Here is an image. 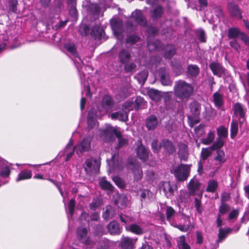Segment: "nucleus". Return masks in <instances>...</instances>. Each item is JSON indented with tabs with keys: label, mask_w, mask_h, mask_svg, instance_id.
I'll return each mask as SVG.
<instances>
[{
	"label": "nucleus",
	"mask_w": 249,
	"mask_h": 249,
	"mask_svg": "<svg viewBox=\"0 0 249 249\" xmlns=\"http://www.w3.org/2000/svg\"><path fill=\"white\" fill-rule=\"evenodd\" d=\"M194 87L183 80H178L175 82L174 92L175 97L182 101H187L194 93Z\"/></svg>",
	"instance_id": "f257e3e1"
},
{
	"label": "nucleus",
	"mask_w": 249,
	"mask_h": 249,
	"mask_svg": "<svg viewBox=\"0 0 249 249\" xmlns=\"http://www.w3.org/2000/svg\"><path fill=\"white\" fill-rule=\"evenodd\" d=\"M190 165L180 164L174 169L173 173L177 180L181 182L187 179L190 175Z\"/></svg>",
	"instance_id": "f03ea898"
},
{
	"label": "nucleus",
	"mask_w": 249,
	"mask_h": 249,
	"mask_svg": "<svg viewBox=\"0 0 249 249\" xmlns=\"http://www.w3.org/2000/svg\"><path fill=\"white\" fill-rule=\"evenodd\" d=\"M127 164L129 168L131 169L134 176V180L139 181L143 177V173L141 166L138 162L132 158H129L127 161Z\"/></svg>",
	"instance_id": "7ed1b4c3"
},
{
	"label": "nucleus",
	"mask_w": 249,
	"mask_h": 249,
	"mask_svg": "<svg viewBox=\"0 0 249 249\" xmlns=\"http://www.w3.org/2000/svg\"><path fill=\"white\" fill-rule=\"evenodd\" d=\"M117 138H120L121 132L118 131L116 128L112 127H107L103 130V139L104 142H109L115 141L114 136Z\"/></svg>",
	"instance_id": "20e7f679"
},
{
	"label": "nucleus",
	"mask_w": 249,
	"mask_h": 249,
	"mask_svg": "<svg viewBox=\"0 0 249 249\" xmlns=\"http://www.w3.org/2000/svg\"><path fill=\"white\" fill-rule=\"evenodd\" d=\"M100 166V164L98 162L97 160L92 158L86 159L83 165L84 171L88 175H90L93 170L95 172H98Z\"/></svg>",
	"instance_id": "39448f33"
},
{
	"label": "nucleus",
	"mask_w": 249,
	"mask_h": 249,
	"mask_svg": "<svg viewBox=\"0 0 249 249\" xmlns=\"http://www.w3.org/2000/svg\"><path fill=\"white\" fill-rule=\"evenodd\" d=\"M232 109L234 115L235 116H239V123L241 125L246 121L247 109L244 108L243 105L239 102H237L233 105Z\"/></svg>",
	"instance_id": "423d86ee"
},
{
	"label": "nucleus",
	"mask_w": 249,
	"mask_h": 249,
	"mask_svg": "<svg viewBox=\"0 0 249 249\" xmlns=\"http://www.w3.org/2000/svg\"><path fill=\"white\" fill-rule=\"evenodd\" d=\"M137 239V238H132L123 235L120 241L119 246L122 249H135Z\"/></svg>",
	"instance_id": "0eeeda50"
},
{
	"label": "nucleus",
	"mask_w": 249,
	"mask_h": 249,
	"mask_svg": "<svg viewBox=\"0 0 249 249\" xmlns=\"http://www.w3.org/2000/svg\"><path fill=\"white\" fill-rule=\"evenodd\" d=\"M209 67L213 74L218 77H221L226 74V70L219 62H212L209 64Z\"/></svg>",
	"instance_id": "6e6552de"
},
{
	"label": "nucleus",
	"mask_w": 249,
	"mask_h": 249,
	"mask_svg": "<svg viewBox=\"0 0 249 249\" xmlns=\"http://www.w3.org/2000/svg\"><path fill=\"white\" fill-rule=\"evenodd\" d=\"M76 234L78 239L80 242L86 245L90 244V240L89 237H87L88 230L86 227H78L76 230Z\"/></svg>",
	"instance_id": "1a4fd4ad"
},
{
	"label": "nucleus",
	"mask_w": 249,
	"mask_h": 249,
	"mask_svg": "<svg viewBox=\"0 0 249 249\" xmlns=\"http://www.w3.org/2000/svg\"><path fill=\"white\" fill-rule=\"evenodd\" d=\"M160 81L163 86H170L172 84V81L170 80L169 73L166 68H160L158 70Z\"/></svg>",
	"instance_id": "9d476101"
},
{
	"label": "nucleus",
	"mask_w": 249,
	"mask_h": 249,
	"mask_svg": "<svg viewBox=\"0 0 249 249\" xmlns=\"http://www.w3.org/2000/svg\"><path fill=\"white\" fill-rule=\"evenodd\" d=\"M91 147V139L89 138L83 139L82 141L79 144L74 146V149H76L77 154L83 153L89 151Z\"/></svg>",
	"instance_id": "9b49d317"
},
{
	"label": "nucleus",
	"mask_w": 249,
	"mask_h": 249,
	"mask_svg": "<svg viewBox=\"0 0 249 249\" xmlns=\"http://www.w3.org/2000/svg\"><path fill=\"white\" fill-rule=\"evenodd\" d=\"M110 24L113 33L116 36L120 35L123 30V22L119 18H112L110 20Z\"/></svg>",
	"instance_id": "f8f14e48"
},
{
	"label": "nucleus",
	"mask_w": 249,
	"mask_h": 249,
	"mask_svg": "<svg viewBox=\"0 0 249 249\" xmlns=\"http://www.w3.org/2000/svg\"><path fill=\"white\" fill-rule=\"evenodd\" d=\"M138 142L139 145H138L136 149L137 156L140 160L145 161L147 160L149 156L148 151L142 144V141L141 139H139L138 141Z\"/></svg>",
	"instance_id": "ddd939ff"
},
{
	"label": "nucleus",
	"mask_w": 249,
	"mask_h": 249,
	"mask_svg": "<svg viewBox=\"0 0 249 249\" xmlns=\"http://www.w3.org/2000/svg\"><path fill=\"white\" fill-rule=\"evenodd\" d=\"M227 8L232 17L239 19L242 18V13L237 4L232 2H229L228 3Z\"/></svg>",
	"instance_id": "4468645a"
},
{
	"label": "nucleus",
	"mask_w": 249,
	"mask_h": 249,
	"mask_svg": "<svg viewBox=\"0 0 249 249\" xmlns=\"http://www.w3.org/2000/svg\"><path fill=\"white\" fill-rule=\"evenodd\" d=\"M160 147H162L164 151L169 155L173 154L176 152V148L173 143L167 139H164L161 141Z\"/></svg>",
	"instance_id": "2eb2a0df"
},
{
	"label": "nucleus",
	"mask_w": 249,
	"mask_h": 249,
	"mask_svg": "<svg viewBox=\"0 0 249 249\" xmlns=\"http://www.w3.org/2000/svg\"><path fill=\"white\" fill-rule=\"evenodd\" d=\"M118 57L120 63L123 64L130 61L131 58V55L128 50L122 48L119 52Z\"/></svg>",
	"instance_id": "dca6fc26"
},
{
	"label": "nucleus",
	"mask_w": 249,
	"mask_h": 249,
	"mask_svg": "<svg viewBox=\"0 0 249 249\" xmlns=\"http://www.w3.org/2000/svg\"><path fill=\"white\" fill-rule=\"evenodd\" d=\"M107 228L108 232L112 235H119L122 232L119 224L114 220L110 222Z\"/></svg>",
	"instance_id": "f3484780"
},
{
	"label": "nucleus",
	"mask_w": 249,
	"mask_h": 249,
	"mask_svg": "<svg viewBox=\"0 0 249 249\" xmlns=\"http://www.w3.org/2000/svg\"><path fill=\"white\" fill-rule=\"evenodd\" d=\"M158 125V120L155 115H149L145 120V126L148 130H154Z\"/></svg>",
	"instance_id": "a211bd4d"
},
{
	"label": "nucleus",
	"mask_w": 249,
	"mask_h": 249,
	"mask_svg": "<svg viewBox=\"0 0 249 249\" xmlns=\"http://www.w3.org/2000/svg\"><path fill=\"white\" fill-rule=\"evenodd\" d=\"M178 155L181 160L187 161L188 158V147L184 143L178 144Z\"/></svg>",
	"instance_id": "6ab92c4d"
},
{
	"label": "nucleus",
	"mask_w": 249,
	"mask_h": 249,
	"mask_svg": "<svg viewBox=\"0 0 249 249\" xmlns=\"http://www.w3.org/2000/svg\"><path fill=\"white\" fill-rule=\"evenodd\" d=\"M186 72L188 77L196 78L200 73V68L197 65L190 64L186 68Z\"/></svg>",
	"instance_id": "aec40b11"
},
{
	"label": "nucleus",
	"mask_w": 249,
	"mask_h": 249,
	"mask_svg": "<svg viewBox=\"0 0 249 249\" xmlns=\"http://www.w3.org/2000/svg\"><path fill=\"white\" fill-rule=\"evenodd\" d=\"M114 105V101L112 97L108 94L104 95L101 102L102 107L106 110H110L113 107Z\"/></svg>",
	"instance_id": "412c9836"
},
{
	"label": "nucleus",
	"mask_w": 249,
	"mask_h": 249,
	"mask_svg": "<svg viewBox=\"0 0 249 249\" xmlns=\"http://www.w3.org/2000/svg\"><path fill=\"white\" fill-rule=\"evenodd\" d=\"M112 120H118L122 122H126L128 120V114L127 112L122 110L120 111L113 112L110 114Z\"/></svg>",
	"instance_id": "4be33fe9"
},
{
	"label": "nucleus",
	"mask_w": 249,
	"mask_h": 249,
	"mask_svg": "<svg viewBox=\"0 0 249 249\" xmlns=\"http://www.w3.org/2000/svg\"><path fill=\"white\" fill-rule=\"evenodd\" d=\"M90 34L95 39L101 40L105 34V32L102 27L95 25L92 27Z\"/></svg>",
	"instance_id": "5701e85b"
},
{
	"label": "nucleus",
	"mask_w": 249,
	"mask_h": 249,
	"mask_svg": "<svg viewBox=\"0 0 249 249\" xmlns=\"http://www.w3.org/2000/svg\"><path fill=\"white\" fill-rule=\"evenodd\" d=\"M190 112L192 115H195V116H199L201 112V104L198 103L197 101H193L190 103L189 105Z\"/></svg>",
	"instance_id": "b1692460"
},
{
	"label": "nucleus",
	"mask_w": 249,
	"mask_h": 249,
	"mask_svg": "<svg viewBox=\"0 0 249 249\" xmlns=\"http://www.w3.org/2000/svg\"><path fill=\"white\" fill-rule=\"evenodd\" d=\"M134 18L136 22L142 26H145L147 25V20L141 11H136Z\"/></svg>",
	"instance_id": "393cba45"
},
{
	"label": "nucleus",
	"mask_w": 249,
	"mask_h": 249,
	"mask_svg": "<svg viewBox=\"0 0 249 249\" xmlns=\"http://www.w3.org/2000/svg\"><path fill=\"white\" fill-rule=\"evenodd\" d=\"M213 103L217 108H220L224 104L223 95L218 91L214 92L213 95Z\"/></svg>",
	"instance_id": "a878e982"
},
{
	"label": "nucleus",
	"mask_w": 249,
	"mask_h": 249,
	"mask_svg": "<svg viewBox=\"0 0 249 249\" xmlns=\"http://www.w3.org/2000/svg\"><path fill=\"white\" fill-rule=\"evenodd\" d=\"M147 95L151 100L155 102H159L162 97L161 91L154 89H149Z\"/></svg>",
	"instance_id": "bb28decb"
},
{
	"label": "nucleus",
	"mask_w": 249,
	"mask_h": 249,
	"mask_svg": "<svg viewBox=\"0 0 249 249\" xmlns=\"http://www.w3.org/2000/svg\"><path fill=\"white\" fill-rule=\"evenodd\" d=\"M87 10L92 16L98 17L101 8L98 4L89 3L87 6Z\"/></svg>",
	"instance_id": "cd10ccee"
},
{
	"label": "nucleus",
	"mask_w": 249,
	"mask_h": 249,
	"mask_svg": "<svg viewBox=\"0 0 249 249\" xmlns=\"http://www.w3.org/2000/svg\"><path fill=\"white\" fill-rule=\"evenodd\" d=\"M126 230L136 235H140L144 233L143 230L139 225L136 223L132 224Z\"/></svg>",
	"instance_id": "c85d7f7f"
},
{
	"label": "nucleus",
	"mask_w": 249,
	"mask_h": 249,
	"mask_svg": "<svg viewBox=\"0 0 249 249\" xmlns=\"http://www.w3.org/2000/svg\"><path fill=\"white\" fill-rule=\"evenodd\" d=\"M134 103V109L136 111H138L140 109L144 108L146 102L144 99L141 96H137Z\"/></svg>",
	"instance_id": "c756f323"
},
{
	"label": "nucleus",
	"mask_w": 249,
	"mask_h": 249,
	"mask_svg": "<svg viewBox=\"0 0 249 249\" xmlns=\"http://www.w3.org/2000/svg\"><path fill=\"white\" fill-rule=\"evenodd\" d=\"M176 53L175 46L172 44H168L166 46L163 56L166 59H170Z\"/></svg>",
	"instance_id": "7c9ffc66"
},
{
	"label": "nucleus",
	"mask_w": 249,
	"mask_h": 249,
	"mask_svg": "<svg viewBox=\"0 0 249 249\" xmlns=\"http://www.w3.org/2000/svg\"><path fill=\"white\" fill-rule=\"evenodd\" d=\"M151 17L153 19H158L160 18L163 14V8L160 5H157L151 11Z\"/></svg>",
	"instance_id": "2f4dec72"
},
{
	"label": "nucleus",
	"mask_w": 249,
	"mask_h": 249,
	"mask_svg": "<svg viewBox=\"0 0 249 249\" xmlns=\"http://www.w3.org/2000/svg\"><path fill=\"white\" fill-rule=\"evenodd\" d=\"M32 177V171L28 169H24L19 172L16 180L19 181L22 180L28 179L31 178Z\"/></svg>",
	"instance_id": "473e14b6"
},
{
	"label": "nucleus",
	"mask_w": 249,
	"mask_h": 249,
	"mask_svg": "<svg viewBox=\"0 0 249 249\" xmlns=\"http://www.w3.org/2000/svg\"><path fill=\"white\" fill-rule=\"evenodd\" d=\"M242 32L237 27L230 28L228 31V37L229 39H236L239 36H240Z\"/></svg>",
	"instance_id": "72a5a7b5"
},
{
	"label": "nucleus",
	"mask_w": 249,
	"mask_h": 249,
	"mask_svg": "<svg viewBox=\"0 0 249 249\" xmlns=\"http://www.w3.org/2000/svg\"><path fill=\"white\" fill-rule=\"evenodd\" d=\"M160 188L165 195H167L168 193L170 194V195H173L174 194V190L170 181H163L160 186Z\"/></svg>",
	"instance_id": "f704fd0d"
},
{
	"label": "nucleus",
	"mask_w": 249,
	"mask_h": 249,
	"mask_svg": "<svg viewBox=\"0 0 249 249\" xmlns=\"http://www.w3.org/2000/svg\"><path fill=\"white\" fill-rule=\"evenodd\" d=\"M99 186L104 190L112 191L113 190V186L111 183L108 181L105 177L103 178L99 182Z\"/></svg>",
	"instance_id": "c9c22d12"
},
{
	"label": "nucleus",
	"mask_w": 249,
	"mask_h": 249,
	"mask_svg": "<svg viewBox=\"0 0 249 249\" xmlns=\"http://www.w3.org/2000/svg\"><path fill=\"white\" fill-rule=\"evenodd\" d=\"M231 231V228H227L224 230L222 228H219V232L218 234V239L216 240L217 243H219L222 241L225 238H226L228 234Z\"/></svg>",
	"instance_id": "e433bc0d"
},
{
	"label": "nucleus",
	"mask_w": 249,
	"mask_h": 249,
	"mask_svg": "<svg viewBox=\"0 0 249 249\" xmlns=\"http://www.w3.org/2000/svg\"><path fill=\"white\" fill-rule=\"evenodd\" d=\"M148 76L147 71L143 70L138 72L135 78L140 84L143 85L146 81Z\"/></svg>",
	"instance_id": "4c0bfd02"
},
{
	"label": "nucleus",
	"mask_w": 249,
	"mask_h": 249,
	"mask_svg": "<svg viewBox=\"0 0 249 249\" xmlns=\"http://www.w3.org/2000/svg\"><path fill=\"white\" fill-rule=\"evenodd\" d=\"M87 124L89 129H92L95 124V114L93 111H89L87 116Z\"/></svg>",
	"instance_id": "58836bf2"
},
{
	"label": "nucleus",
	"mask_w": 249,
	"mask_h": 249,
	"mask_svg": "<svg viewBox=\"0 0 249 249\" xmlns=\"http://www.w3.org/2000/svg\"><path fill=\"white\" fill-rule=\"evenodd\" d=\"M77 5H68L69 8V14L71 18L76 21L78 18V11L76 8Z\"/></svg>",
	"instance_id": "ea45409f"
},
{
	"label": "nucleus",
	"mask_w": 249,
	"mask_h": 249,
	"mask_svg": "<svg viewBox=\"0 0 249 249\" xmlns=\"http://www.w3.org/2000/svg\"><path fill=\"white\" fill-rule=\"evenodd\" d=\"M115 213L114 209L112 206L108 205L106 207V211L103 214V217L105 220L112 218Z\"/></svg>",
	"instance_id": "a19ab883"
},
{
	"label": "nucleus",
	"mask_w": 249,
	"mask_h": 249,
	"mask_svg": "<svg viewBox=\"0 0 249 249\" xmlns=\"http://www.w3.org/2000/svg\"><path fill=\"white\" fill-rule=\"evenodd\" d=\"M200 184L196 181H195L193 179H191L188 184V188L191 194H194L196 191L200 188Z\"/></svg>",
	"instance_id": "79ce46f5"
},
{
	"label": "nucleus",
	"mask_w": 249,
	"mask_h": 249,
	"mask_svg": "<svg viewBox=\"0 0 249 249\" xmlns=\"http://www.w3.org/2000/svg\"><path fill=\"white\" fill-rule=\"evenodd\" d=\"M224 141L223 139L217 138L215 141L210 147V149L212 151L220 150V149L224 146Z\"/></svg>",
	"instance_id": "37998d69"
},
{
	"label": "nucleus",
	"mask_w": 249,
	"mask_h": 249,
	"mask_svg": "<svg viewBox=\"0 0 249 249\" xmlns=\"http://www.w3.org/2000/svg\"><path fill=\"white\" fill-rule=\"evenodd\" d=\"M217 138L221 139H226L228 136V129L224 126L221 125L217 129Z\"/></svg>",
	"instance_id": "c03bdc74"
},
{
	"label": "nucleus",
	"mask_w": 249,
	"mask_h": 249,
	"mask_svg": "<svg viewBox=\"0 0 249 249\" xmlns=\"http://www.w3.org/2000/svg\"><path fill=\"white\" fill-rule=\"evenodd\" d=\"M231 137L234 139L238 132V123L237 121L232 120L231 124Z\"/></svg>",
	"instance_id": "a18cd8bd"
},
{
	"label": "nucleus",
	"mask_w": 249,
	"mask_h": 249,
	"mask_svg": "<svg viewBox=\"0 0 249 249\" xmlns=\"http://www.w3.org/2000/svg\"><path fill=\"white\" fill-rule=\"evenodd\" d=\"M177 245L180 249H190V246L186 242V237L184 235H181L177 240Z\"/></svg>",
	"instance_id": "49530a36"
},
{
	"label": "nucleus",
	"mask_w": 249,
	"mask_h": 249,
	"mask_svg": "<svg viewBox=\"0 0 249 249\" xmlns=\"http://www.w3.org/2000/svg\"><path fill=\"white\" fill-rule=\"evenodd\" d=\"M215 138L214 132L210 131L207 135V137L201 140V142L204 145H209L213 142Z\"/></svg>",
	"instance_id": "de8ad7c7"
},
{
	"label": "nucleus",
	"mask_w": 249,
	"mask_h": 249,
	"mask_svg": "<svg viewBox=\"0 0 249 249\" xmlns=\"http://www.w3.org/2000/svg\"><path fill=\"white\" fill-rule=\"evenodd\" d=\"M218 187V182L215 180H210L206 188V191L210 193H214Z\"/></svg>",
	"instance_id": "09e8293b"
},
{
	"label": "nucleus",
	"mask_w": 249,
	"mask_h": 249,
	"mask_svg": "<svg viewBox=\"0 0 249 249\" xmlns=\"http://www.w3.org/2000/svg\"><path fill=\"white\" fill-rule=\"evenodd\" d=\"M8 11L9 13H17L18 10V0H9Z\"/></svg>",
	"instance_id": "8fccbe9b"
},
{
	"label": "nucleus",
	"mask_w": 249,
	"mask_h": 249,
	"mask_svg": "<svg viewBox=\"0 0 249 249\" xmlns=\"http://www.w3.org/2000/svg\"><path fill=\"white\" fill-rule=\"evenodd\" d=\"M64 48L68 52L70 53L75 57H78V54L75 45L74 44L67 43L65 45Z\"/></svg>",
	"instance_id": "3c124183"
},
{
	"label": "nucleus",
	"mask_w": 249,
	"mask_h": 249,
	"mask_svg": "<svg viewBox=\"0 0 249 249\" xmlns=\"http://www.w3.org/2000/svg\"><path fill=\"white\" fill-rule=\"evenodd\" d=\"M206 126V125L205 124L201 123L194 128L195 133L197 137H201L205 134V128Z\"/></svg>",
	"instance_id": "603ef678"
},
{
	"label": "nucleus",
	"mask_w": 249,
	"mask_h": 249,
	"mask_svg": "<svg viewBox=\"0 0 249 249\" xmlns=\"http://www.w3.org/2000/svg\"><path fill=\"white\" fill-rule=\"evenodd\" d=\"M188 123L189 126L193 127L195 125L199 123L200 121L199 116L196 117L195 115H189L187 117Z\"/></svg>",
	"instance_id": "864d4df0"
},
{
	"label": "nucleus",
	"mask_w": 249,
	"mask_h": 249,
	"mask_svg": "<svg viewBox=\"0 0 249 249\" xmlns=\"http://www.w3.org/2000/svg\"><path fill=\"white\" fill-rule=\"evenodd\" d=\"M141 39L140 37L136 34L130 35L128 36L125 40V42L127 44L133 45L138 42Z\"/></svg>",
	"instance_id": "5fc2aeb1"
},
{
	"label": "nucleus",
	"mask_w": 249,
	"mask_h": 249,
	"mask_svg": "<svg viewBox=\"0 0 249 249\" xmlns=\"http://www.w3.org/2000/svg\"><path fill=\"white\" fill-rule=\"evenodd\" d=\"M196 36L198 37L199 40L201 43H206L207 41V36L205 31L200 28L197 29L196 32Z\"/></svg>",
	"instance_id": "6e6d98bb"
},
{
	"label": "nucleus",
	"mask_w": 249,
	"mask_h": 249,
	"mask_svg": "<svg viewBox=\"0 0 249 249\" xmlns=\"http://www.w3.org/2000/svg\"><path fill=\"white\" fill-rule=\"evenodd\" d=\"M123 64L124 65V69L126 73H132L135 71L137 68L136 64L133 62L130 63L128 62Z\"/></svg>",
	"instance_id": "4d7b16f0"
},
{
	"label": "nucleus",
	"mask_w": 249,
	"mask_h": 249,
	"mask_svg": "<svg viewBox=\"0 0 249 249\" xmlns=\"http://www.w3.org/2000/svg\"><path fill=\"white\" fill-rule=\"evenodd\" d=\"M133 109H134V103L132 101H127L125 102L122 106V110L127 112L128 114L129 111H132Z\"/></svg>",
	"instance_id": "13d9d810"
},
{
	"label": "nucleus",
	"mask_w": 249,
	"mask_h": 249,
	"mask_svg": "<svg viewBox=\"0 0 249 249\" xmlns=\"http://www.w3.org/2000/svg\"><path fill=\"white\" fill-rule=\"evenodd\" d=\"M115 184L120 188H124L126 183L124 180L118 176L114 177L112 178Z\"/></svg>",
	"instance_id": "bf43d9fd"
},
{
	"label": "nucleus",
	"mask_w": 249,
	"mask_h": 249,
	"mask_svg": "<svg viewBox=\"0 0 249 249\" xmlns=\"http://www.w3.org/2000/svg\"><path fill=\"white\" fill-rule=\"evenodd\" d=\"M217 156L214 158V160L219 162L224 163L226 161L225 159V153L223 150H220L216 151Z\"/></svg>",
	"instance_id": "052dcab7"
},
{
	"label": "nucleus",
	"mask_w": 249,
	"mask_h": 249,
	"mask_svg": "<svg viewBox=\"0 0 249 249\" xmlns=\"http://www.w3.org/2000/svg\"><path fill=\"white\" fill-rule=\"evenodd\" d=\"M230 206L226 203H221L219 207V213L218 214L222 215L225 214L230 210Z\"/></svg>",
	"instance_id": "680f3d73"
},
{
	"label": "nucleus",
	"mask_w": 249,
	"mask_h": 249,
	"mask_svg": "<svg viewBox=\"0 0 249 249\" xmlns=\"http://www.w3.org/2000/svg\"><path fill=\"white\" fill-rule=\"evenodd\" d=\"M212 152L209 148H202L201 152V157L204 160H206L211 155Z\"/></svg>",
	"instance_id": "e2e57ef3"
},
{
	"label": "nucleus",
	"mask_w": 249,
	"mask_h": 249,
	"mask_svg": "<svg viewBox=\"0 0 249 249\" xmlns=\"http://www.w3.org/2000/svg\"><path fill=\"white\" fill-rule=\"evenodd\" d=\"M159 29L153 26H148L146 29V32L148 35V36H155L157 35L159 33Z\"/></svg>",
	"instance_id": "0e129e2a"
},
{
	"label": "nucleus",
	"mask_w": 249,
	"mask_h": 249,
	"mask_svg": "<svg viewBox=\"0 0 249 249\" xmlns=\"http://www.w3.org/2000/svg\"><path fill=\"white\" fill-rule=\"evenodd\" d=\"M119 139L118 143L116 146L117 149H120L125 145H127L128 143V141L127 139L122 138V135L121 133L120 138H117Z\"/></svg>",
	"instance_id": "69168bd1"
},
{
	"label": "nucleus",
	"mask_w": 249,
	"mask_h": 249,
	"mask_svg": "<svg viewBox=\"0 0 249 249\" xmlns=\"http://www.w3.org/2000/svg\"><path fill=\"white\" fill-rule=\"evenodd\" d=\"M75 200L74 199H71L69 201V210L70 213L71 215H72L74 213L75 206Z\"/></svg>",
	"instance_id": "338daca9"
},
{
	"label": "nucleus",
	"mask_w": 249,
	"mask_h": 249,
	"mask_svg": "<svg viewBox=\"0 0 249 249\" xmlns=\"http://www.w3.org/2000/svg\"><path fill=\"white\" fill-rule=\"evenodd\" d=\"M175 210L171 206L167 207L166 212V218L167 220H170L171 217H172L175 214Z\"/></svg>",
	"instance_id": "774afa93"
}]
</instances>
